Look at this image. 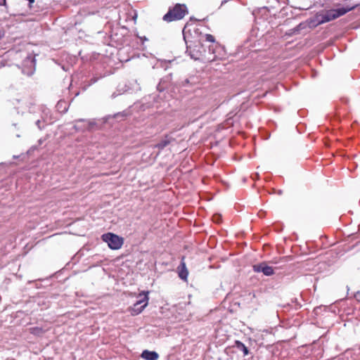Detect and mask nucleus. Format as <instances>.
<instances>
[{
    "instance_id": "4",
    "label": "nucleus",
    "mask_w": 360,
    "mask_h": 360,
    "mask_svg": "<svg viewBox=\"0 0 360 360\" xmlns=\"http://www.w3.org/2000/svg\"><path fill=\"white\" fill-rule=\"evenodd\" d=\"M118 15L119 18L117 20V23L122 27H126V25L124 24V22H128L129 21H134V23L136 22L137 15L134 11H131V13L130 15L124 11H120Z\"/></svg>"
},
{
    "instance_id": "14",
    "label": "nucleus",
    "mask_w": 360,
    "mask_h": 360,
    "mask_svg": "<svg viewBox=\"0 0 360 360\" xmlns=\"http://www.w3.org/2000/svg\"><path fill=\"white\" fill-rule=\"evenodd\" d=\"M240 345H241V347H242L243 352L244 353V355H247L248 354V348L243 344H242V343H240Z\"/></svg>"
},
{
    "instance_id": "3",
    "label": "nucleus",
    "mask_w": 360,
    "mask_h": 360,
    "mask_svg": "<svg viewBox=\"0 0 360 360\" xmlns=\"http://www.w3.org/2000/svg\"><path fill=\"white\" fill-rule=\"evenodd\" d=\"M148 297L146 293L139 295V300L131 307V314H140L148 304Z\"/></svg>"
},
{
    "instance_id": "6",
    "label": "nucleus",
    "mask_w": 360,
    "mask_h": 360,
    "mask_svg": "<svg viewBox=\"0 0 360 360\" xmlns=\"http://www.w3.org/2000/svg\"><path fill=\"white\" fill-rule=\"evenodd\" d=\"M253 270L255 272H262L265 276H269L274 274V270L272 266L267 265L265 262H262L257 264H255Z\"/></svg>"
},
{
    "instance_id": "2",
    "label": "nucleus",
    "mask_w": 360,
    "mask_h": 360,
    "mask_svg": "<svg viewBox=\"0 0 360 360\" xmlns=\"http://www.w3.org/2000/svg\"><path fill=\"white\" fill-rule=\"evenodd\" d=\"M188 8L186 4H176L170 7L167 13L163 16L162 20L167 22L180 20L188 14Z\"/></svg>"
},
{
    "instance_id": "10",
    "label": "nucleus",
    "mask_w": 360,
    "mask_h": 360,
    "mask_svg": "<svg viewBox=\"0 0 360 360\" xmlns=\"http://www.w3.org/2000/svg\"><path fill=\"white\" fill-rule=\"evenodd\" d=\"M103 240L108 243V247L112 249V233H108L102 236Z\"/></svg>"
},
{
    "instance_id": "8",
    "label": "nucleus",
    "mask_w": 360,
    "mask_h": 360,
    "mask_svg": "<svg viewBox=\"0 0 360 360\" xmlns=\"http://www.w3.org/2000/svg\"><path fill=\"white\" fill-rule=\"evenodd\" d=\"M141 357L146 360H157L159 357L156 352L144 350L141 354Z\"/></svg>"
},
{
    "instance_id": "16",
    "label": "nucleus",
    "mask_w": 360,
    "mask_h": 360,
    "mask_svg": "<svg viewBox=\"0 0 360 360\" xmlns=\"http://www.w3.org/2000/svg\"><path fill=\"white\" fill-rule=\"evenodd\" d=\"M30 3H33L34 1V0H27Z\"/></svg>"
},
{
    "instance_id": "1",
    "label": "nucleus",
    "mask_w": 360,
    "mask_h": 360,
    "mask_svg": "<svg viewBox=\"0 0 360 360\" xmlns=\"http://www.w3.org/2000/svg\"><path fill=\"white\" fill-rule=\"evenodd\" d=\"M355 6L340 8L328 10L323 13H319L316 14L313 19L310 20L309 25L310 26L316 27L321 24L331 21L345 15L347 12L353 10Z\"/></svg>"
},
{
    "instance_id": "11",
    "label": "nucleus",
    "mask_w": 360,
    "mask_h": 360,
    "mask_svg": "<svg viewBox=\"0 0 360 360\" xmlns=\"http://www.w3.org/2000/svg\"><path fill=\"white\" fill-rule=\"evenodd\" d=\"M181 266H182V269L179 271V277L182 279L186 280L188 276V271L186 268V264L184 262H181Z\"/></svg>"
},
{
    "instance_id": "12",
    "label": "nucleus",
    "mask_w": 360,
    "mask_h": 360,
    "mask_svg": "<svg viewBox=\"0 0 360 360\" xmlns=\"http://www.w3.org/2000/svg\"><path fill=\"white\" fill-rule=\"evenodd\" d=\"M169 143V139H165L161 141L160 143H158L155 146L160 149H162L165 146H167Z\"/></svg>"
},
{
    "instance_id": "15",
    "label": "nucleus",
    "mask_w": 360,
    "mask_h": 360,
    "mask_svg": "<svg viewBox=\"0 0 360 360\" xmlns=\"http://www.w3.org/2000/svg\"><path fill=\"white\" fill-rule=\"evenodd\" d=\"M304 24L300 23V25H299L295 28V30H296V31H298V30H301V29H302V28H304Z\"/></svg>"
},
{
    "instance_id": "9",
    "label": "nucleus",
    "mask_w": 360,
    "mask_h": 360,
    "mask_svg": "<svg viewBox=\"0 0 360 360\" xmlns=\"http://www.w3.org/2000/svg\"><path fill=\"white\" fill-rule=\"evenodd\" d=\"M124 243V238L114 234V250L121 248Z\"/></svg>"
},
{
    "instance_id": "5",
    "label": "nucleus",
    "mask_w": 360,
    "mask_h": 360,
    "mask_svg": "<svg viewBox=\"0 0 360 360\" xmlns=\"http://www.w3.org/2000/svg\"><path fill=\"white\" fill-rule=\"evenodd\" d=\"M186 52L191 58L198 60L202 56L204 50L200 42H198L193 47L188 46Z\"/></svg>"
},
{
    "instance_id": "7",
    "label": "nucleus",
    "mask_w": 360,
    "mask_h": 360,
    "mask_svg": "<svg viewBox=\"0 0 360 360\" xmlns=\"http://www.w3.org/2000/svg\"><path fill=\"white\" fill-rule=\"evenodd\" d=\"M95 124L94 121L80 120L75 121V127L76 129H91Z\"/></svg>"
},
{
    "instance_id": "13",
    "label": "nucleus",
    "mask_w": 360,
    "mask_h": 360,
    "mask_svg": "<svg viewBox=\"0 0 360 360\" xmlns=\"http://www.w3.org/2000/svg\"><path fill=\"white\" fill-rule=\"evenodd\" d=\"M205 38H206V40L207 41H210V42H214V38L212 35L211 34H206L205 35Z\"/></svg>"
}]
</instances>
